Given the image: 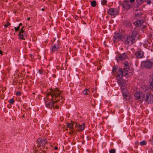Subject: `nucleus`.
Returning <instances> with one entry per match:
<instances>
[{"label": "nucleus", "instance_id": "1", "mask_svg": "<svg viewBox=\"0 0 153 153\" xmlns=\"http://www.w3.org/2000/svg\"><path fill=\"white\" fill-rule=\"evenodd\" d=\"M62 92V91H60L57 88L50 89L46 95V97H48V98L50 100L48 99L45 101L46 107L49 108H51L52 107L54 108V103L59 101L61 98L62 100L61 102L62 103L65 99L63 97L60 96L61 93Z\"/></svg>", "mask_w": 153, "mask_h": 153}, {"label": "nucleus", "instance_id": "2", "mask_svg": "<svg viewBox=\"0 0 153 153\" xmlns=\"http://www.w3.org/2000/svg\"><path fill=\"white\" fill-rule=\"evenodd\" d=\"M143 89L145 92L146 93L144 95L143 98L145 101L148 104L153 103V95L150 92L146 93L149 91L148 88L145 86L143 88Z\"/></svg>", "mask_w": 153, "mask_h": 153}, {"label": "nucleus", "instance_id": "3", "mask_svg": "<svg viewBox=\"0 0 153 153\" xmlns=\"http://www.w3.org/2000/svg\"><path fill=\"white\" fill-rule=\"evenodd\" d=\"M134 97L136 99L142 102L144 97L143 93L139 91H136L134 93Z\"/></svg>", "mask_w": 153, "mask_h": 153}, {"label": "nucleus", "instance_id": "4", "mask_svg": "<svg viewBox=\"0 0 153 153\" xmlns=\"http://www.w3.org/2000/svg\"><path fill=\"white\" fill-rule=\"evenodd\" d=\"M135 42V39L134 37H132L130 36H128L125 41V43L127 45H131Z\"/></svg>", "mask_w": 153, "mask_h": 153}, {"label": "nucleus", "instance_id": "5", "mask_svg": "<svg viewBox=\"0 0 153 153\" xmlns=\"http://www.w3.org/2000/svg\"><path fill=\"white\" fill-rule=\"evenodd\" d=\"M128 56L125 53H123L121 54H120L117 56L115 58L118 62L127 59Z\"/></svg>", "mask_w": 153, "mask_h": 153}, {"label": "nucleus", "instance_id": "6", "mask_svg": "<svg viewBox=\"0 0 153 153\" xmlns=\"http://www.w3.org/2000/svg\"><path fill=\"white\" fill-rule=\"evenodd\" d=\"M47 140L45 138H40L37 140V143L39 146H42V148L45 147L47 143Z\"/></svg>", "mask_w": 153, "mask_h": 153}, {"label": "nucleus", "instance_id": "7", "mask_svg": "<svg viewBox=\"0 0 153 153\" xmlns=\"http://www.w3.org/2000/svg\"><path fill=\"white\" fill-rule=\"evenodd\" d=\"M144 67L146 69H149L151 68L153 65V62L150 60H147L143 62L142 63Z\"/></svg>", "mask_w": 153, "mask_h": 153}, {"label": "nucleus", "instance_id": "8", "mask_svg": "<svg viewBox=\"0 0 153 153\" xmlns=\"http://www.w3.org/2000/svg\"><path fill=\"white\" fill-rule=\"evenodd\" d=\"M132 4L130 3L129 2L124 1L122 4V7L124 10H128L131 8Z\"/></svg>", "mask_w": 153, "mask_h": 153}, {"label": "nucleus", "instance_id": "9", "mask_svg": "<svg viewBox=\"0 0 153 153\" xmlns=\"http://www.w3.org/2000/svg\"><path fill=\"white\" fill-rule=\"evenodd\" d=\"M117 82L120 86V88H122L127 86L126 85L127 82L126 80L121 79Z\"/></svg>", "mask_w": 153, "mask_h": 153}, {"label": "nucleus", "instance_id": "10", "mask_svg": "<svg viewBox=\"0 0 153 153\" xmlns=\"http://www.w3.org/2000/svg\"><path fill=\"white\" fill-rule=\"evenodd\" d=\"M107 13L111 16H114L117 14L118 11L116 8H111L108 10Z\"/></svg>", "mask_w": 153, "mask_h": 153}, {"label": "nucleus", "instance_id": "11", "mask_svg": "<svg viewBox=\"0 0 153 153\" xmlns=\"http://www.w3.org/2000/svg\"><path fill=\"white\" fill-rule=\"evenodd\" d=\"M124 72H123V70L121 69H119L117 72V76L116 79L117 81L120 80V79H122V78Z\"/></svg>", "mask_w": 153, "mask_h": 153}, {"label": "nucleus", "instance_id": "12", "mask_svg": "<svg viewBox=\"0 0 153 153\" xmlns=\"http://www.w3.org/2000/svg\"><path fill=\"white\" fill-rule=\"evenodd\" d=\"M59 47V44L58 42H57L56 43L52 44L50 48L51 51L53 53L55 51H57Z\"/></svg>", "mask_w": 153, "mask_h": 153}, {"label": "nucleus", "instance_id": "13", "mask_svg": "<svg viewBox=\"0 0 153 153\" xmlns=\"http://www.w3.org/2000/svg\"><path fill=\"white\" fill-rule=\"evenodd\" d=\"M127 87V86L122 88H120L122 90L123 97L125 99H127V97H128V91Z\"/></svg>", "mask_w": 153, "mask_h": 153}, {"label": "nucleus", "instance_id": "14", "mask_svg": "<svg viewBox=\"0 0 153 153\" xmlns=\"http://www.w3.org/2000/svg\"><path fill=\"white\" fill-rule=\"evenodd\" d=\"M122 38V37L120 33H115L113 38L114 42H117V41L121 40Z\"/></svg>", "mask_w": 153, "mask_h": 153}, {"label": "nucleus", "instance_id": "15", "mask_svg": "<svg viewBox=\"0 0 153 153\" xmlns=\"http://www.w3.org/2000/svg\"><path fill=\"white\" fill-rule=\"evenodd\" d=\"M135 55L138 59H141L143 57L144 52L142 51H138L135 53Z\"/></svg>", "mask_w": 153, "mask_h": 153}, {"label": "nucleus", "instance_id": "16", "mask_svg": "<svg viewBox=\"0 0 153 153\" xmlns=\"http://www.w3.org/2000/svg\"><path fill=\"white\" fill-rule=\"evenodd\" d=\"M124 70L126 72L124 74V75L126 76H127L128 72L129 71V68L128 65L126 64H124Z\"/></svg>", "mask_w": 153, "mask_h": 153}, {"label": "nucleus", "instance_id": "17", "mask_svg": "<svg viewBox=\"0 0 153 153\" xmlns=\"http://www.w3.org/2000/svg\"><path fill=\"white\" fill-rule=\"evenodd\" d=\"M144 22V21L142 19L137 20L134 22V24L137 27H140Z\"/></svg>", "mask_w": 153, "mask_h": 153}, {"label": "nucleus", "instance_id": "18", "mask_svg": "<svg viewBox=\"0 0 153 153\" xmlns=\"http://www.w3.org/2000/svg\"><path fill=\"white\" fill-rule=\"evenodd\" d=\"M27 35V32L26 31H25V32H24L23 33H19V37L20 39L24 40L25 39L24 37H26Z\"/></svg>", "mask_w": 153, "mask_h": 153}, {"label": "nucleus", "instance_id": "19", "mask_svg": "<svg viewBox=\"0 0 153 153\" xmlns=\"http://www.w3.org/2000/svg\"><path fill=\"white\" fill-rule=\"evenodd\" d=\"M76 127H78L79 130L82 131L84 130L85 127V125L84 123H82L81 125L78 124L76 123Z\"/></svg>", "mask_w": 153, "mask_h": 153}, {"label": "nucleus", "instance_id": "20", "mask_svg": "<svg viewBox=\"0 0 153 153\" xmlns=\"http://www.w3.org/2000/svg\"><path fill=\"white\" fill-rule=\"evenodd\" d=\"M149 83L150 84L149 88L153 91V76L151 77L149 79Z\"/></svg>", "mask_w": 153, "mask_h": 153}, {"label": "nucleus", "instance_id": "21", "mask_svg": "<svg viewBox=\"0 0 153 153\" xmlns=\"http://www.w3.org/2000/svg\"><path fill=\"white\" fill-rule=\"evenodd\" d=\"M67 126L68 128H70V130H71V132L73 133V126L74 124L72 123H68L67 124Z\"/></svg>", "mask_w": 153, "mask_h": 153}, {"label": "nucleus", "instance_id": "22", "mask_svg": "<svg viewBox=\"0 0 153 153\" xmlns=\"http://www.w3.org/2000/svg\"><path fill=\"white\" fill-rule=\"evenodd\" d=\"M90 93L89 90L87 88L85 89L82 91L83 94L85 95H87L89 94Z\"/></svg>", "mask_w": 153, "mask_h": 153}, {"label": "nucleus", "instance_id": "23", "mask_svg": "<svg viewBox=\"0 0 153 153\" xmlns=\"http://www.w3.org/2000/svg\"><path fill=\"white\" fill-rule=\"evenodd\" d=\"M137 33H138L137 31H134L132 32L131 36L132 37H134V39H135V37L137 36Z\"/></svg>", "mask_w": 153, "mask_h": 153}, {"label": "nucleus", "instance_id": "24", "mask_svg": "<svg viewBox=\"0 0 153 153\" xmlns=\"http://www.w3.org/2000/svg\"><path fill=\"white\" fill-rule=\"evenodd\" d=\"M117 71V66H114L113 67L112 71V73L113 74H115V73Z\"/></svg>", "mask_w": 153, "mask_h": 153}, {"label": "nucleus", "instance_id": "25", "mask_svg": "<svg viewBox=\"0 0 153 153\" xmlns=\"http://www.w3.org/2000/svg\"><path fill=\"white\" fill-rule=\"evenodd\" d=\"M96 2L95 1H92L91 3V5L93 7H95L96 5Z\"/></svg>", "mask_w": 153, "mask_h": 153}, {"label": "nucleus", "instance_id": "26", "mask_svg": "<svg viewBox=\"0 0 153 153\" xmlns=\"http://www.w3.org/2000/svg\"><path fill=\"white\" fill-rule=\"evenodd\" d=\"M146 144L147 142L145 140L142 141L140 142V145L141 146L146 145Z\"/></svg>", "mask_w": 153, "mask_h": 153}, {"label": "nucleus", "instance_id": "27", "mask_svg": "<svg viewBox=\"0 0 153 153\" xmlns=\"http://www.w3.org/2000/svg\"><path fill=\"white\" fill-rule=\"evenodd\" d=\"M107 0H102L101 1V4L102 5H107Z\"/></svg>", "mask_w": 153, "mask_h": 153}, {"label": "nucleus", "instance_id": "28", "mask_svg": "<svg viewBox=\"0 0 153 153\" xmlns=\"http://www.w3.org/2000/svg\"><path fill=\"white\" fill-rule=\"evenodd\" d=\"M109 152L110 153H115L116 150L115 149H112L109 151Z\"/></svg>", "mask_w": 153, "mask_h": 153}, {"label": "nucleus", "instance_id": "29", "mask_svg": "<svg viewBox=\"0 0 153 153\" xmlns=\"http://www.w3.org/2000/svg\"><path fill=\"white\" fill-rule=\"evenodd\" d=\"M16 96H20L21 95V92L19 91H17L16 93Z\"/></svg>", "mask_w": 153, "mask_h": 153}, {"label": "nucleus", "instance_id": "30", "mask_svg": "<svg viewBox=\"0 0 153 153\" xmlns=\"http://www.w3.org/2000/svg\"><path fill=\"white\" fill-rule=\"evenodd\" d=\"M9 102L11 104H13L14 102V100L13 99H11L10 100Z\"/></svg>", "mask_w": 153, "mask_h": 153}, {"label": "nucleus", "instance_id": "31", "mask_svg": "<svg viewBox=\"0 0 153 153\" xmlns=\"http://www.w3.org/2000/svg\"><path fill=\"white\" fill-rule=\"evenodd\" d=\"M14 28L16 31V32L19 30L20 29V27L19 26H18L17 27H15Z\"/></svg>", "mask_w": 153, "mask_h": 153}, {"label": "nucleus", "instance_id": "32", "mask_svg": "<svg viewBox=\"0 0 153 153\" xmlns=\"http://www.w3.org/2000/svg\"><path fill=\"white\" fill-rule=\"evenodd\" d=\"M10 23L8 22H7L4 25V26L5 27H7L10 25Z\"/></svg>", "mask_w": 153, "mask_h": 153}, {"label": "nucleus", "instance_id": "33", "mask_svg": "<svg viewBox=\"0 0 153 153\" xmlns=\"http://www.w3.org/2000/svg\"><path fill=\"white\" fill-rule=\"evenodd\" d=\"M24 28V27H23L22 28H21L20 30V31L19 33H23L24 32H25V31L23 30V28Z\"/></svg>", "mask_w": 153, "mask_h": 153}, {"label": "nucleus", "instance_id": "34", "mask_svg": "<svg viewBox=\"0 0 153 153\" xmlns=\"http://www.w3.org/2000/svg\"><path fill=\"white\" fill-rule=\"evenodd\" d=\"M54 108L53 107H52V108H56V109H58L59 108V106L57 105H55V103H54Z\"/></svg>", "mask_w": 153, "mask_h": 153}, {"label": "nucleus", "instance_id": "35", "mask_svg": "<svg viewBox=\"0 0 153 153\" xmlns=\"http://www.w3.org/2000/svg\"><path fill=\"white\" fill-rule=\"evenodd\" d=\"M42 148H40V149L39 151V153H42V151L43 150L42 149Z\"/></svg>", "mask_w": 153, "mask_h": 153}, {"label": "nucleus", "instance_id": "36", "mask_svg": "<svg viewBox=\"0 0 153 153\" xmlns=\"http://www.w3.org/2000/svg\"><path fill=\"white\" fill-rule=\"evenodd\" d=\"M49 1L51 2H53V3H56V0H49Z\"/></svg>", "mask_w": 153, "mask_h": 153}, {"label": "nucleus", "instance_id": "37", "mask_svg": "<svg viewBox=\"0 0 153 153\" xmlns=\"http://www.w3.org/2000/svg\"><path fill=\"white\" fill-rule=\"evenodd\" d=\"M139 144V143L137 141H136L135 143V145L136 146H137Z\"/></svg>", "mask_w": 153, "mask_h": 153}, {"label": "nucleus", "instance_id": "38", "mask_svg": "<svg viewBox=\"0 0 153 153\" xmlns=\"http://www.w3.org/2000/svg\"><path fill=\"white\" fill-rule=\"evenodd\" d=\"M147 3L149 4H150L151 3V1H147Z\"/></svg>", "mask_w": 153, "mask_h": 153}, {"label": "nucleus", "instance_id": "39", "mask_svg": "<svg viewBox=\"0 0 153 153\" xmlns=\"http://www.w3.org/2000/svg\"><path fill=\"white\" fill-rule=\"evenodd\" d=\"M0 54L1 55H2L3 54V52L1 51V50H0Z\"/></svg>", "mask_w": 153, "mask_h": 153}, {"label": "nucleus", "instance_id": "40", "mask_svg": "<svg viewBox=\"0 0 153 153\" xmlns=\"http://www.w3.org/2000/svg\"><path fill=\"white\" fill-rule=\"evenodd\" d=\"M22 25V23H20L19 24V27H20V26Z\"/></svg>", "mask_w": 153, "mask_h": 153}, {"label": "nucleus", "instance_id": "41", "mask_svg": "<svg viewBox=\"0 0 153 153\" xmlns=\"http://www.w3.org/2000/svg\"><path fill=\"white\" fill-rule=\"evenodd\" d=\"M56 150L58 149V147L56 146L54 148Z\"/></svg>", "mask_w": 153, "mask_h": 153}, {"label": "nucleus", "instance_id": "42", "mask_svg": "<svg viewBox=\"0 0 153 153\" xmlns=\"http://www.w3.org/2000/svg\"><path fill=\"white\" fill-rule=\"evenodd\" d=\"M30 17H28V18H27V20H28V21H29V20H30Z\"/></svg>", "mask_w": 153, "mask_h": 153}, {"label": "nucleus", "instance_id": "43", "mask_svg": "<svg viewBox=\"0 0 153 153\" xmlns=\"http://www.w3.org/2000/svg\"><path fill=\"white\" fill-rule=\"evenodd\" d=\"M46 153V151L45 150H43V151H42V153Z\"/></svg>", "mask_w": 153, "mask_h": 153}, {"label": "nucleus", "instance_id": "44", "mask_svg": "<svg viewBox=\"0 0 153 153\" xmlns=\"http://www.w3.org/2000/svg\"><path fill=\"white\" fill-rule=\"evenodd\" d=\"M150 140H151L153 142V137Z\"/></svg>", "mask_w": 153, "mask_h": 153}, {"label": "nucleus", "instance_id": "45", "mask_svg": "<svg viewBox=\"0 0 153 153\" xmlns=\"http://www.w3.org/2000/svg\"><path fill=\"white\" fill-rule=\"evenodd\" d=\"M39 72L40 73V74H41V73H41V72H42V71H40V70H39Z\"/></svg>", "mask_w": 153, "mask_h": 153}, {"label": "nucleus", "instance_id": "46", "mask_svg": "<svg viewBox=\"0 0 153 153\" xmlns=\"http://www.w3.org/2000/svg\"><path fill=\"white\" fill-rule=\"evenodd\" d=\"M41 10H42V11H44V10H45V9H44V8H42V9H41Z\"/></svg>", "mask_w": 153, "mask_h": 153}, {"label": "nucleus", "instance_id": "47", "mask_svg": "<svg viewBox=\"0 0 153 153\" xmlns=\"http://www.w3.org/2000/svg\"><path fill=\"white\" fill-rule=\"evenodd\" d=\"M142 1H146V0H141Z\"/></svg>", "mask_w": 153, "mask_h": 153}, {"label": "nucleus", "instance_id": "48", "mask_svg": "<svg viewBox=\"0 0 153 153\" xmlns=\"http://www.w3.org/2000/svg\"><path fill=\"white\" fill-rule=\"evenodd\" d=\"M152 111H153V107L152 108Z\"/></svg>", "mask_w": 153, "mask_h": 153}, {"label": "nucleus", "instance_id": "49", "mask_svg": "<svg viewBox=\"0 0 153 153\" xmlns=\"http://www.w3.org/2000/svg\"><path fill=\"white\" fill-rule=\"evenodd\" d=\"M126 153V152H124V153Z\"/></svg>", "mask_w": 153, "mask_h": 153}]
</instances>
